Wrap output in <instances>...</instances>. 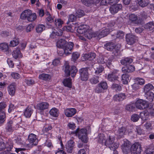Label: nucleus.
<instances>
[{
	"instance_id": "c85d7f7f",
	"label": "nucleus",
	"mask_w": 154,
	"mask_h": 154,
	"mask_svg": "<svg viewBox=\"0 0 154 154\" xmlns=\"http://www.w3.org/2000/svg\"><path fill=\"white\" fill-rule=\"evenodd\" d=\"M145 97L150 102L152 101L154 98V93L151 91L145 92Z\"/></svg>"
},
{
	"instance_id": "b1692460",
	"label": "nucleus",
	"mask_w": 154,
	"mask_h": 154,
	"mask_svg": "<svg viewBox=\"0 0 154 154\" xmlns=\"http://www.w3.org/2000/svg\"><path fill=\"white\" fill-rule=\"evenodd\" d=\"M126 95L125 94L120 93L116 94L113 97V100L115 101H121L125 98Z\"/></svg>"
},
{
	"instance_id": "79ce46f5",
	"label": "nucleus",
	"mask_w": 154,
	"mask_h": 154,
	"mask_svg": "<svg viewBox=\"0 0 154 154\" xmlns=\"http://www.w3.org/2000/svg\"><path fill=\"white\" fill-rule=\"evenodd\" d=\"M154 87L152 84L149 83L146 85L144 87V91L145 92L151 91L154 89Z\"/></svg>"
},
{
	"instance_id": "052dcab7",
	"label": "nucleus",
	"mask_w": 154,
	"mask_h": 154,
	"mask_svg": "<svg viewBox=\"0 0 154 154\" xmlns=\"http://www.w3.org/2000/svg\"><path fill=\"white\" fill-rule=\"evenodd\" d=\"M63 34V31H62L60 29H59L58 30V31L56 32H55L53 31L51 34L50 35V36L51 37H52V36L54 35H58V36H61ZM53 38H54V37H52Z\"/></svg>"
},
{
	"instance_id": "69168bd1",
	"label": "nucleus",
	"mask_w": 154,
	"mask_h": 154,
	"mask_svg": "<svg viewBox=\"0 0 154 154\" xmlns=\"http://www.w3.org/2000/svg\"><path fill=\"white\" fill-rule=\"evenodd\" d=\"M112 88L113 89L120 91L121 90L122 88L120 85L117 84H113L112 85Z\"/></svg>"
},
{
	"instance_id": "20e7f679",
	"label": "nucleus",
	"mask_w": 154,
	"mask_h": 154,
	"mask_svg": "<svg viewBox=\"0 0 154 154\" xmlns=\"http://www.w3.org/2000/svg\"><path fill=\"white\" fill-rule=\"evenodd\" d=\"M77 72V69L75 66H72L70 68L69 64L66 65L64 72L67 77L71 75V77L73 78L75 76Z\"/></svg>"
},
{
	"instance_id": "49530a36",
	"label": "nucleus",
	"mask_w": 154,
	"mask_h": 154,
	"mask_svg": "<svg viewBox=\"0 0 154 154\" xmlns=\"http://www.w3.org/2000/svg\"><path fill=\"white\" fill-rule=\"evenodd\" d=\"M37 15L35 13H32L31 12L30 14L28 16L27 20L30 22H32L34 21L36 18Z\"/></svg>"
},
{
	"instance_id": "c756f323",
	"label": "nucleus",
	"mask_w": 154,
	"mask_h": 154,
	"mask_svg": "<svg viewBox=\"0 0 154 154\" xmlns=\"http://www.w3.org/2000/svg\"><path fill=\"white\" fill-rule=\"evenodd\" d=\"M133 61V60L131 58L129 57H127L125 58L124 59H122L121 60V63L124 65H130Z\"/></svg>"
},
{
	"instance_id": "58836bf2",
	"label": "nucleus",
	"mask_w": 154,
	"mask_h": 154,
	"mask_svg": "<svg viewBox=\"0 0 154 154\" xmlns=\"http://www.w3.org/2000/svg\"><path fill=\"white\" fill-rule=\"evenodd\" d=\"M45 29V26L42 24H38L36 27V31L38 33H41Z\"/></svg>"
},
{
	"instance_id": "6ab92c4d",
	"label": "nucleus",
	"mask_w": 154,
	"mask_h": 154,
	"mask_svg": "<svg viewBox=\"0 0 154 154\" xmlns=\"http://www.w3.org/2000/svg\"><path fill=\"white\" fill-rule=\"evenodd\" d=\"M15 141L17 144L21 146H24L26 145L25 139L23 136H20L17 137L15 139Z\"/></svg>"
},
{
	"instance_id": "864d4df0",
	"label": "nucleus",
	"mask_w": 154,
	"mask_h": 154,
	"mask_svg": "<svg viewBox=\"0 0 154 154\" xmlns=\"http://www.w3.org/2000/svg\"><path fill=\"white\" fill-rule=\"evenodd\" d=\"M103 69L104 68L103 66L101 65H99L96 69H95V73L96 75H99L102 72Z\"/></svg>"
},
{
	"instance_id": "338daca9",
	"label": "nucleus",
	"mask_w": 154,
	"mask_h": 154,
	"mask_svg": "<svg viewBox=\"0 0 154 154\" xmlns=\"http://www.w3.org/2000/svg\"><path fill=\"white\" fill-rule=\"evenodd\" d=\"M105 137L103 134L99 137L98 140V142L99 143L102 144L103 143H105Z\"/></svg>"
},
{
	"instance_id": "9b49d317",
	"label": "nucleus",
	"mask_w": 154,
	"mask_h": 154,
	"mask_svg": "<svg viewBox=\"0 0 154 154\" xmlns=\"http://www.w3.org/2000/svg\"><path fill=\"white\" fill-rule=\"evenodd\" d=\"M27 140L32 146H36L38 143L37 136L33 133L29 134Z\"/></svg>"
},
{
	"instance_id": "f3484780",
	"label": "nucleus",
	"mask_w": 154,
	"mask_h": 154,
	"mask_svg": "<svg viewBox=\"0 0 154 154\" xmlns=\"http://www.w3.org/2000/svg\"><path fill=\"white\" fill-rule=\"evenodd\" d=\"M134 66L131 65H128L124 66L122 68L123 73H127L132 72L135 70Z\"/></svg>"
},
{
	"instance_id": "4c0bfd02",
	"label": "nucleus",
	"mask_w": 154,
	"mask_h": 154,
	"mask_svg": "<svg viewBox=\"0 0 154 154\" xmlns=\"http://www.w3.org/2000/svg\"><path fill=\"white\" fill-rule=\"evenodd\" d=\"M124 36V33L123 31H119L117 32L116 34L115 40L116 41L118 42L121 39L123 38Z\"/></svg>"
},
{
	"instance_id": "5701e85b",
	"label": "nucleus",
	"mask_w": 154,
	"mask_h": 154,
	"mask_svg": "<svg viewBox=\"0 0 154 154\" xmlns=\"http://www.w3.org/2000/svg\"><path fill=\"white\" fill-rule=\"evenodd\" d=\"M118 78V77L117 73L114 72H112L109 74L107 76V79L110 82L117 80Z\"/></svg>"
},
{
	"instance_id": "72a5a7b5",
	"label": "nucleus",
	"mask_w": 154,
	"mask_h": 154,
	"mask_svg": "<svg viewBox=\"0 0 154 154\" xmlns=\"http://www.w3.org/2000/svg\"><path fill=\"white\" fill-rule=\"evenodd\" d=\"M16 86L13 85H10L8 87V91L10 95L13 96L15 93Z\"/></svg>"
},
{
	"instance_id": "13d9d810",
	"label": "nucleus",
	"mask_w": 154,
	"mask_h": 154,
	"mask_svg": "<svg viewBox=\"0 0 154 154\" xmlns=\"http://www.w3.org/2000/svg\"><path fill=\"white\" fill-rule=\"evenodd\" d=\"M134 106L135 105L133 104L127 105L126 106L125 109L129 112L133 111L135 108Z\"/></svg>"
},
{
	"instance_id": "4468645a",
	"label": "nucleus",
	"mask_w": 154,
	"mask_h": 154,
	"mask_svg": "<svg viewBox=\"0 0 154 154\" xmlns=\"http://www.w3.org/2000/svg\"><path fill=\"white\" fill-rule=\"evenodd\" d=\"M122 8V5L121 4H116L111 6L109 8V11L113 14H116L120 11Z\"/></svg>"
},
{
	"instance_id": "4be33fe9",
	"label": "nucleus",
	"mask_w": 154,
	"mask_h": 154,
	"mask_svg": "<svg viewBox=\"0 0 154 154\" xmlns=\"http://www.w3.org/2000/svg\"><path fill=\"white\" fill-rule=\"evenodd\" d=\"M66 43V42L65 40L62 39L59 40L57 42L56 45L57 48L60 49L59 50L60 51V53L62 51Z\"/></svg>"
},
{
	"instance_id": "f704fd0d",
	"label": "nucleus",
	"mask_w": 154,
	"mask_h": 154,
	"mask_svg": "<svg viewBox=\"0 0 154 154\" xmlns=\"http://www.w3.org/2000/svg\"><path fill=\"white\" fill-rule=\"evenodd\" d=\"M149 112L147 111H144L141 112L140 116L143 121L146 120L149 117Z\"/></svg>"
},
{
	"instance_id": "0e129e2a",
	"label": "nucleus",
	"mask_w": 154,
	"mask_h": 154,
	"mask_svg": "<svg viewBox=\"0 0 154 154\" xmlns=\"http://www.w3.org/2000/svg\"><path fill=\"white\" fill-rule=\"evenodd\" d=\"M44 145L45 146L50 148H52L53 147L51 140L48 139L45 143Z\"/></svg>"
},
{
	"instance_id": "cd10ccee",
	"label": "nucleus",
	"mask_w": 154,
	"mask_h": 154,
	"mask_svg": "<svg viewBox=\"0 0 154 154\" xmlns=\"http://www.w3.org/2000/svg\"><path fill=\"white\" fill-rule=\"evenodd\" d=\"M38 77L40 79L45 81H48L51 79V76L48 74L42 73L39 75Z\"/></svg>"
},
{
	"instance_id": "8fccbe9b",
	"label": "nucleus",
	"mask_w": 154,
	"mask_h": 154,
	"mask_svg": "<svg viewBox=\"0 0 154 154\" xmlns=\"http://www.w3.org/2000/svg\"><path fill=\"white\" fill-rule=\"evenodd\" d=\"M98 76L94 75L90 79V82L92 84H96L99 82Z\"/></svg>"
},
{
	"instance_id": "603ef678",
	"label": "nucleus",
	"mask_w": 154,
	"mask_h": 154,
	"mask_svg": "<svg viewBox=\"0 0 154 154\" xmlns=\"http://www.w3.org/2000/svg\"><path fill=\"white\" fill-rule=\"evenodd\" d=\"M109 33V29H103L100 32L99 35L101 37H103L106 36Z\"/></svg>"
},
{
	"instance_id": "a878e982",
	"label": "nucleus",
	"mask_w": 154,
	"mask_h": 154,
	"mask_svg": "<svg viewBox=\"0 0 154 154\" xmlns=\"http://www.w3.org/2000/svg\"><path fill=\"white\" fill-rule=\"evenodd\" d=\"M12 55L13 57L16 59L18 58L21 57H22V54L19 48H17L14 50L12 53Z\"/></svg>"
},
{
	"instance_id": "9d476101",
	"label": "nucleus",
	"mask_w": 154,
	"mask_h": 154,
	"mask_svg": "<svg viewBox=\"0 0 154 154\" xmlns=\"http://www.w3.org/2000/svg\"><path fill=\"white\" fill-rule=\"evenodd\" d=\"M49 106V104L47 102H42L38 103L36 106L37 110L39 111L41 114H43L44 110L48 109Z\"/></svg>"
},
{
	"instance_id": "6e6552de",
	"label": "nucleus",
	"mask_w": 154,
	"mask_h": 154,
	"mask_svg": "<svg viewBox=\"0 0 154 154\" xmlns=\"http://www.w3.org/2000/svg\"><path fill=\"white\" fill-rule=\"evenodd\" d=\"M124 143L122 145V149L124 154H128L131 151L130 142L126 139L123 140Z\"/></svg>"
},
{
	"instance_id": "c03bdc74",
	"label": "nucleus",
	"mask_w": 154,
	"mask_h": 154,
	"mask_svg": "<svg viewBox=\"0 0 154 154\" xmlns=\"http://www.w3.org/2000/svg\"><path fill=\"white\" fill-rule=\"evenodd\" d=\"M144 27L149 30H152L154 29V23L153 22H149L144 25Z\"/></svg>"
},
{
	"instance_id": "aec40b11",
	"label": "nucleus",
	"mask_w": 154,
	"mask_h": 154,
	"mask_svg": "<svg viewBox=\"0 0 154 154\" xmlns=\"http://www.w3.org/2000/svg\"><path fill=\"white\" fill-rule=\"evenodd\" d=\"M88 29V27L86 25L83 24L78 26L77 30L79 33L84 34L87 32Z\"/></svg>"
},
{
	"instance_id": "e433bc0d",
	"label": "nucleus",
	"mask_w": 154,
	"mask_h": 154,
	"mask_svg": "<svg viewBox=\"0 0 154 154\" xmlns=\"http://www.w3.org/2000/svg\"><path fill=\"white\" fill-rule=\"evenodd\" d=\"M13 122L11 120L7 122L5 127V129L7 131L11 132L13 131Z\"/></svg>"
},
{
	"instance_id": "7ed1b4c3",
	"label": "nucleus",
	"mask_w": 154,
	"mask_h": 154,
	"mask_svg": "<svg viewBox=\"0 0 154 154\" xmlns=\"http://www.w3.org/2000/svg\"><path fill=\"white\" fill-rule=\"evenodd\" d=\"M74 46V44L72 42H67L61 53H60V51L57 50V53L60 56L63 55L64 54L69 55L71 53Z\"/></svg>"
},
{
	"instance_id": "473e14b6",
	"label": "nucleus",
	"mask_w": 154,
	"mask_h": 154,
	"mask_svg": "<svg viewBox=\"0 0 154 154\" xmlns=\"http://www.w3.org/2000/svg\"><path fill=\"white\" fill-rule=\"evenodd\" d=\"M121 78L123 84L126 85L128 84L129 81V75L128 74H123L122 75Z\"/></svg>"
},
{
	"instance_id": "7c9ffc66",
	"label": "nucleus",
	"mask_w": 154,
	"mask_h": 154,
	"mask_svg": "<svg viewBox=\"0 0 154 154\" xmlns=\"http://www.w3.org/2000/svg\"><path fill=\"white\" fill-rule=\"evenodd\" d=\"M81 1L83 4L88 7L96 5V3L94 0H81Z\"/></svg>"
},
{
	"instance_id": "6e6d98bb",
	"label": "nucleus",
	"mask_w": 154,
	"mask_h": 154,
	"mask_svg": "<svg viewBox=\"0 0 154 154\" xmlns=\"http://www.w3.org/2000/svg\"><path fill=\"white\" fill-rule=\"evenodd\" d=\"M24 81L28 86H30L35 83L34 80L32 79L31 78H26Z\"/></svg>"
},
{
	"instance_id": "37998d69",
	"label": "nucleus",
	"mask_w": 154,
	"mask_h": 154,
	"mask_svg": "<svg viewBox=\"0 0 154 154\" xmlns=\"http://www.w3.org/2000/svg\"><path fill=\"white\" fill-rule=\"evenodd\" d=\"M47 22V25L48 26H50L49 28H52L53 26L52 25V24H53L54 23V20L52 17H51V15H49L46 18Z\"/></svg>"
},
{
	"instance_id": "39448f33",
	"label": "nucleus",
	"mask_w": 154,
	"mask_h": 154,
	"mask_svg": "<svg viewBox=\"0 0 154 154\" xmlns=\"http://www.w3.org/2000/svg\"><path fill=\"white\" fill-rule=\"evenodd\" d=\"M88 67L82 68L79 69V73L81 80L82 81H87L89 78Z\"/></svg>"
},
{
	"instance_id": "2eb2a0df",
	"label": "nucleus",
	"mask_w": 154,
	"mask_h": 154,
	"mask_svg": "<svg viewBox=\"0 0 154 154\" xmlns=\"http://www.w3.org/2000/svg\"><path fill=\"white\" fill-rule=\"evenodd\" d=\"M126 131V128L125 127H122L119 128L116 133L118 139H120L123 137Z\"/></svg>"
},
{
	"instance_id": "f8f14e48",
	"label": "nucleus",
	"mask_w": 154,
	"mask_h": 154,
	"mask_svg": "<svg viewBox=\"0 0 154 154\" xmlns=\"http://www.w3.org/2000/svg\"><path fill=\"white\" fill-rule=\"evenodd\" d=\"M107 82L105 81H101L97 86L95 89V92L98 93H101L103 90L107 89Z\"/></svg>"
},
{
	"instance_id": "774afa93",
	"label": "nucleus",
	"mask_w": 154,
	"mask_h": 154,
	"mask_svg": "<svg viewBox=\"0 0 154 154\" xmlns=\"http://www.w3.org/2000/svg\"><path fill=\"white\" fill-rule=\"evenodd\" d=\"M76 14L78 17H81L84 16L85 14L84 11L80 9L77 11Z\"/></svg>"
},
{
	"instance_id": "f03ea898",
	"label": "nucleus",
	"mask_w": 154,
	"mask_h": 154,
	"mask_svg": "<svg viewBox=\"0 0 154 154\" xmlns=\"http://www.w3.org/2000/svg\"><path fill=\"white\" fill-rule=\"evenodd\" d=\"M96 56V54L94 53H85L83 56V59L84 60H86L87 61L86 64L88 66L94 65L95 63V61L94 60Z\"/></svg>"
},
{
	"instance_id": "0eeeda50",
	"label": "nucleus",
	"mask_w": 154,
	"mask_h": 154,
	"mask_svg": "<svg viewBox=\"0 0 154 154\" xmlns=\"http://www.w3.org/2000/svg\"><path fill=\"white\" fill-rule=\"evenodd\" d=\"M149 103L145 100L138 99L135 102V106L138 109H143L149 106Z\"/></svg>"
},
{
	"instance_id": "2f4dec72",
	"label": "nucleus",
	"mask_w": 154,
	"mask_h": 154,
	"mask_svg": "<svg viewBox=\"0 0 154 154\" xmlns=\"http://www.w3.org/2000/svg\"><path fill=\"white\" fill-rule=\"evenodd\" d=\"M50 115L53 117H57L59 115V110L56 108L54 107L51 109L49 112Z\"/></svg>"
},
{
	"instance_id": "423d86ee",
	"label": "nucleus",
	"mask_w": 154,
	"mask_h": 154,
	"mask_svg": "<svg viewBox=\"0 0 154 154\" xmlns=\"http://www.w3.org/2000/svg\"><path fill=\"white\" fill-rule=\"evenodd\" d=\"M7 105L4 102L0 103V124H2L6 120L5 108Z\"/></svg>"
},
{
	"instance_id": "a211bd4d",
	"label": "nucleus",
	"mask_w": 154,
	"mask_h": 154,
	"mask_svg": "<svg viewBox=\"0 0 154 154\" xmlns=\"http://www.w3.org/2000/svg\"><path fill=\"white\" fill-rule=\"evenodd\" d=\"M74 144V142L72 140H70L68 141L66 145V148L68 153H71L72 152Z\"/></svg>"
},
{
	"instance_id": "09e8293b",
	"label": "nucleus",
	"mask_w": 154,
	"mask_h": 154,
	"mask_svg": "<svg viewBox=\"0 0 154 154\" xmlns=\"http://www.w3.org/2000/svg\"><path fill=\"white\" fill-rule=\"evenodd\" d=\"M128 19L131 22L134 23L137 21V17L136 15L131 14L129 15Z\"/></svg>"
},
{
	"instance_id": "dca6fc26",
	"label": "nucleus",
	"mask_w": 154,
	"mask_h": 154,
	"mask_svg": "<svg viewBox=\"0 0 154 154\" xmlns=\"http://www.w3.org/2000/svg\"><path fill=\"white\" fill-rule=\"evenodd\" d=\"M76 112V110L74 108H67L64 110L65 114L68 117H72L74 116Z\"/></svg>"
},
{
	"instance_id": "de8ad7c7",
	"label": "nucleus",
	"mask_w": 154,
	"mask_h": 154,
	"mask_svg": "<svg viewBox=\"0 0 154 154\" xmlns=\"http://www.w3.org/2000/svg\"><path fill=\"white\" fill-rule=\"evenodd\" d=\"M0 49L4 51H7L9 49L8 44L6 43H3L0 44Z\"/></svg>"
},
{
	"instance_id": "ea45409f",
	"label": "nucleus",
	"mask_w": 154,
	"mask_h": 154,
	"mask_svg": "<svg viewBox=\"0 0 154 154\" xmlns=\"http://www.w3.org/2000/svg\"><path fill=\"white\" fill-rule=\"evenodd\" d=\"M138 4L142 7H146L149 3V0H137Z\"/></svg>"
},
{
	"instance_id": "5fc2aeb1",
	"label": "nucleus",
	"mask_w": 154,
	"mask_h": 154,
	"mask_svg": "<svg viewBox=\"0 0 154 154\" xmlns=\"http://www.w3.org/2000/svg\"><path fill=\"white\" fill-rule=\"evenodd\" d=\"M11 145H10L9 143H7L6 145L4 142L2 141H0V151H2L5 149L7 150V147H9Z\"/></svg>"
},
{
	"instance_id": "a19ab883",
	"label": "nucleus",
	"mask_w": 154,
	"mask_h": 154,
	"mask_svg": "<svg viewBox=\"0 0 154 154\" xmlns=\"http://www.w3.org/2000/svg\"><path fill=\"white\" fill-rule=\"evenodd\" d=\"M63 23V21L60 19H55L54 20V25L58 28L61 27Z\"/></svg>"
},
{
	"instance_id": "393cba45",
	"label": "nucleus",
	"mask_w": 154,
	"mask_h": 154,
	"mask_svg": "<svg viewBox=\"0 0 154 154\" xmlns=\"http://www.w3.org/2000/svg\"><path fill=\"white\" fill-rule=\"evenodd\" d=\"M33 112V110L29 106H27L24 112V116L26 118H30Z\"/></svg>"
},
{
	"instance_id": "e2e57ef3",
	"label": "nucleus",
	"mask_w": 154,
	"mask_h": 154,
	"mask_svg": "<svg viewBox=\"0 0 154 154\" xmlns=\"http://www.w3.org/2000/svg\"><path fill=\"white\" fill-rule=\"evenodd\" d=\"M140 116L138 114H134L131 117V120L134 122H136L139 119Z\"/></svg>"
},
{
	"instance_id": "bb28decb",
	"label": "nucleus",
	"mask_w": 154,
	"mask_h": 154,
	"mask_svg": "<svg viewBox=\"0 0 154 154\" xmlns=\"http://www.w3.org/2000/svg\"><path fill=\"white\" fill-rule=\"evenodd\" d=\"M115 46V44L112 42L106 43L104 45V47L107 50L109 51H112L114 50Z\"/></svg>"
},
{
	"instance_id": "c9c22d12",
	"label": "nucleus",
	"mask_w": 154,
	"mask_h": 154,
	"mask_svg": "<svg viewBox=\"0 0 154 154\" xmlns=\"http://www.w3.org/2000/svg\"><path fill=\"white\" fill-rule=\"evenodd\" d=\"M63 83L64 85L69 88L72 87V79L70 78L65 79L63 81Z\"/></svg>"
},
{
	"instance_id": "4d7b16f0",
	"label": "nucleus",
	"mask_w": 154,
	"mask_h": 154,
	"mask_svg": "<svg viewBox=\"0 0 154 154\" xmlns=\"http://www.w3.org/2000/svg\"><path fill=\"white\" fill-rule=\"evenodd\" d=\"M154 153V149L152 147L147 148L144 152V154H152Z\"/></svg>"
},
{
	"instance_id": "ddd939ff",
	"label": "nucleus",
	"mask_w": 154,
	"mask_h": 154,
	"mask_svg": "<svg viewBox=\"0 0 154 154\" xmlns=\"http://www.w3.org/2000/svg\"><path fill=\"white\" fill-rule=\"evenodd\" d=\"M137 37L131 34H127L125 36L126 41L127 43L131 45L134 44L137 40Z\"/></svg>"
},
{
	"instance_id": "f257e3e1",
	"label": "nucleus",
	"mask_w": 154,
	"mask_h": 154,
	"mask_svg": "<svg viewBox=\"0 0 154 154\" xmlns=\"http://www.w3.org/2000/svg\"><path fill=\"white\" fill-rule=\"evenodd\" d=\"M71 134L78 135L79 138L84 143H86L88 141V133L86 129L82 128L79 130L77 128L75 131L71 132Z\"/></svg>"
},
{
	"instance_id": "a18cd8bd",
	"label": "nucleus",
	"mask_w": 154,
	"mask_h": 154,
	"mask_svg": "<svg viewBox=\"0 0 154 154\" xmlns=\"http://www.w3.org/2000/svg\"><path fill=\"white\" fill-rule=\"evenodd\" d=\"M86 35L87 37L89 39H91L93 37H94L96 36V34L92 32L91 31L89 30L88 29L87 32L84 34Z\"/></svg>"
},
{
	"instance_id": "bf43d9fd",
	"label": "nucleus",
	"mask_w": 154,
	"mask_h": 154,
	"mask_svg": "<svg viewBox=\"0 0 154 154\" xmlns=\"http://www.w3.org/2000/svg\"><path fill=\"white\" fill-rule=\"evenodd\" d=\"M19 43L18 38H15L10 42V46L14 47L17 45Z\"/></svg>"
},
{
	"instance_id": "680f3d73",
	"label": "nucleus",
	"mask_w": 154,
	"mask_h": 154,
	"mask_svg": "<svg viewBox=\"0 0 154 154\" xmlns=\"http://www.w3.org/2000/svg\"><path fill=\"white\" fill-rule=\"evenodd\" d=\"M80 55L77 52H73L72 55V60L75 62L79 57Z\"/></svg>"
},
{
	"instance_id": "412c9836",
	"label": "nucleus",
	"mask_w": 154,
	"mask_h": 154,
	"mask_svg": "<svg viewBox=\"0 0 154 154\" xmlns=\"http://www.w3.org/2000/svg\"><path fill=\"white\" fill-rule=\"evenodd\" d=\"M31 11L29 9L25 10L21 13L20 18L23 20H27L29 15L30 14Z\"/></svg>"
},
{
	"instance_id": "1a4fd4ad",
	"label": "nucleus",
	"mask_w": 154,
	"mask_h": 154,
	"mask_svg": "<svg viewBox=\"0 0 154 154\" xmlns=\"http://www.w3.org/2000/svg\"><path fill=\"white\" fill-rule=\"evenodd\" d=\"M141 150V145L138 142L135 143L131 147V154H140Z\"/></svg>"
},
{
	"instance_id": "3c124183",
	"label": "nucleus",
	"mask_w": 154,
	"mask_h": 154,
	"mask_svg": "<svg viewBox=\"0 0 154 154\" xmlns=\"http://www.w3.org/2000/svg\"><path fill=\"white\" fill-rule=\"evenodd\" d=\"M114 143V140L113 138H111V136H109L108 138L105 140V145L106 146H110L111 145Z\"/></svg>"
}]
</instances>
